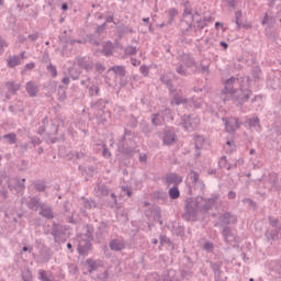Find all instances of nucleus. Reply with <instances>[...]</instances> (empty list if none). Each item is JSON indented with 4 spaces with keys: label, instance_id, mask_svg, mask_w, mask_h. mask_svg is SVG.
<instances>
[{
    "label": "nucleus",
    "instance_id": "obj_1",
    "mask_svg": "<svg viewBox=\"0 0 281 281\" xmlns=\"http://www.w3.org/2000/svg\"><path fill=\"white\" fill-rule=\"evenodd\" d=\"M220 194H214L212 198H203L198 195L195 198H187L184 200V213L182 218L184 221H196L199 214H207L218 201Z\"/></svg>",
    "mask_w": 281,
    "mask_h": 281
},
{
    "label": "nucleus",
    "instance_id": "obj_2",
    "mask_svg": "<svg viewBox=\"0 0 281 281\" xmlns=\"http://www.w3.org/2000/svg\"><path fill=\"white\" fill-rule=\"evenodd\" d=\"M137 148V143L133 139V131L128 128H124V134L117 144V149L122 155L126 157H133V153H135Z\"/></svg>",
    "mask_w": 281,
    "mask_h": 281
},
{
    "label": "nucleus",
    "instance_id": "obj_3",
    "mask_svg": "<svg viewBox=\"0 0 281 281\" xmlns=\"http://www.w3.org/2000/svg\"><path fill=\"white\" fill-rule=\"evenodd\" d=\"M251 95H254V91H251L249 87L240 86L239 92L237 94H220V98L223 100V102H229L232 100L233 104H236V106H243L245 102L249 101Z\"/></svg>",
    "mask_w": 281,
    "mask_h": 281
},
{
    "label": "nucleus",
    "instance_id": "obj_4",
    "mask_svg": "<svg viewBox=\"0 0 281 281\" xmlns=\"http://www.w3.org/2000/svg\"><path fill=\"white\" fill-rule=\"evenodd\" d=\"M205 27H207V23H205L203 18H200L195 21L192 20V18L190 20L180 19L179 30H180V34L182 36H188V34H190V32H192V30L195 33L202 32V30H205Z\"/></svg>",
    "mask_w": 281,
    "mask_h": 281
},
{
    "label": "nucleus",
    "instance_id": "obj_5",
    "mask_svg": "<svg viewBox=\"0 0 281 281\" xmlns=\"http://www.w3.org/2000/svg\"><path fill=\"white\" fill-rule=\"evenodd\" d=\"M173 120L172 110L169 108H162L158 113L151 114V124L154 126H164V124L172 122Z\"/></svg>",
    "mask_w": 281,
    "mask_h": 281
},
{
    "label": "nucleus",
    "instance_id": "obj_6",
    "mask_svg": "<svg viewBox=\"0 0 281 281\" xmlns=\"http://www.w3.org/2000/svg\"><path fill=\"white\" fill-rule=\"evenodd\" d=\"M50 235L54 238V243L60 245V243H67V228L59 223L54 222L50 228Z\"/></svg>",
    "mask_w": 281,
    "mask_h": 281
},
{
    "label": "nucleus",
    "instance_id": "obj_7",
    "mask_svg": "<svg viewBox=\"0 0 281 281\" xmlns=\"http://www.w3.org/2000/svg\"><path fill=\"white\" fill-rule=\"evenodd\" d=\"M181 122L184 131L192 133V131H196L199 124H201V119L194 114H184L181 116Z\"/></svg>",
    "mask_w": 281,
    "mask_h": 281
},
{
    "label": "nucleus",
    "instance_id": "obj_8",
    "mask_svg": "<svg viewBox=\"0 0 281 281\" xmlns=\"http://www.w3.org/2000/svg\"><path fill=\"white\" fill-rule=\"evenodd\" d=\"M222 122H224L225 125V131L229 135H235L236 134V128H240V120L238 117H223Z\"/></svg>",
    "mask_w": 281,
    "mask_h": 281
},
{
    "label": "nucleus",
    "instance_id": "obj_9",
    "mask_svg": "<svg viewBox=\"0 0 281 281\" xmlns=\"http://www.w3.org/2000/svg\"><path fill=\"white\" fill-rule=\"evenodd\" d=\"M52 132L46 133L47 139L50 142V144H58V143H65V133H61L59 137H56L55 135H58V125L56 123L50 124Z\"/></svg>",
    "mask_w": 281,
    "mask_h": 281
},
{
    "label": "nucleus",
    "instance_id": "obj_10",
    "mask_svg": "<svg viewBox=\"0 0 281 281\" xmlns=\"http://www.w3.org/2000/svg\"><path fill=\"white\" fill-rule=\"evenodd\" d=\"M220 227H227L229 225H236L238 223V217L232 212H225L218 216Z\"/></svg>",
    "mask_w": 281,
    "mask_h": 281
},
{
    "label": "nucleus",
    "instance_id": "obj_11",
    "mask_svg": "<svg viewBox=\"0 0 281 281\" xmlns=\"http://www.w3.org/2000/svg\"><path fill=\"white\" fill-rule=\"evenodd\" d=\"M188 177H189L191 183L193 186H195L198 188V190H200L201 192H203V190H205V182H203V180H201V176L198 171L190 170Z\"/></svg>",
    "mask_w": 281,
    "mask_h": 281
},
{
    "label": "nucleus",
    "instance_id": "obj_12",
    "mask_svg": "<svg viewBox=\"0 0 281 281\" xmlns=\"http://www.w3.org/2000/svg\"><path fill=\"white\" fill-rule=\"evenodd\" d=\"M172 100L170 102V104H176V106H179L182 104L183 109L187 111L188 105L190 104V100L188 98H183V95H181V93L177 92V90H175V92H172V94H170Z\"/></svg>",
    "mask_w": 281,
    "mask_h": 281
},
{
    "label": "nucleus",
    "instance_id": "obj_13",
    "mask_svg": "<svg viewBox=\"0 0 281 281\" xmlns=\"http://www.w3.org/2000/svg\"><path fill=\"white\" fill-rule=\"evenodd\" d=\"M222 229V236L224 238V243H238V236L234 234V231L229 226H221Z\"/></svg>",
    "mask_w": 281,
    "mask_h": 281
},
{
    "label": "nucleus",
    "instance_id": "obj_14",
    "mask_svg": "<svg viewBox=\"0 0 281 281\" xmlns=\"http://www.w3.org/2000/svg\"><path fill=\"white\" fill-rule=\"evenodd\" d=\"M238 82V78L231 77L224 81V89L222 90L223 95H234L236 90L234 89V85Z\"/></svg>",
    "mask_w": 281,
    "mask_h": 281
},
{
    "label": "nucleus",
    "instance_id": "obj_15",
    "mask_svg": "<svg viewBox=\"0 0 281 281\" xmlns=\"http://www.w3.org/2000/svg\"><path fill=\"white\" fill-rule=\"evenodd\" d=\"M77 251L79 256H82L83 258L89 256V251H91V240L89 239H80Z\"/></svg>",
    "mask_w": 281,
    "mask_h": 281
},
{
    "label": "nucleus",
    "instance_id": "obj_16",
    "mask_svg": "<svg viewBox=\"0 0 281 281\" xmlns=\"http://www.w3.org/2000/svg\"><path fill=\"white\" fill-rule=\"evenodd\" d=\"M166 186H181L183 183V176H180L177 172H171L165 178Z\"/></svg>",
    "mask_w": 281,
    "mask_h": 281
},
{
    "label": "nucleus",
    "instance_id": "obj_17",
    "mask_svg": "<svg viewBox=\"0 0 281 281\" xmlns=\"http://www.w3.org/2000/svg\"><path fill=\"white\" fill-rule=\"evenodd\" d=\"M44 202L37 195L29 196V201L26 202L27 210H33V212H38L41 207H43Z\"/></svg>",
    "mask_w": 281,
    "mask_h": 281
},
{
    "label": "nucleus",
    "instance_id": "obj_18",
    "mask_svg": "<svg viewBox=\"0 0 281 281\" xmlns=\"http://www.w3.org/2000/svg\"><path fill=\"white\" fill-rule=\"evenodd\" d=\"M106 104H109V101L104 99H99L97 101L90 102V109L94 111V113H99L100 115V112L104 113V109H106Z\"/></svg>",
    "mask_w": 281,
    "mask_h": 281
},
{
    "label": "nucleus",
    "instance_id": "obj_19",
    "mask_svg": "<svg viewBox=\"0 0 281 281\" xmlns=\"http://www.w3.org/2000/svg\"><path fill=\"white\" fill-rule=\"evenodd\" d=\"M38 214L42 218H46V221H52V218L55 217L54 209L47 205L45 202L42 204Z\"/></svg>",
    "mask_w": 281,
    "mask_h": 281
},
{
    "label": "nucleus",
    "instance_id": "obj_20",
    "mask_svg": "<svg viewBox=\"0 0 281 281\" xmlns=\"http://www.w3.org/2000/svg\"><path fill=\"white\" fill-rule=\"evenodd\" d=\"M109 247L111 251H124V249H126V241L114 238L110 240Z\"/></svg>",
    "mask_w": 281,
    "mask_h": 281
},
{
    "label": "nucleus",
    "instance_id": "obj_21",
    "mask_svg": "<svg viewBox=\"0 0 281 281\" xmlns=\"http://www.w3.org/2000/svg\"><path fill=\"white\" fill-rule=\"evenodd\" d=\"M162 281H181V274L173 269L166 270L162 273Z\"/></svg>",
    "mask_w": 281,
    "mask_h": 281
},
{
    "label": "nucleus",
    "instance_id": "obj_22",
    "mask_svg": "<svg viewBox=\"0 0 281 281\" xmlns=\"http://www.w3.org/2000/svg\"><path fill=\"white\" fill-rule=\"evenodd\" d=\"M177 139V134L170 130H166L162 134V143L165 146H172Z\"/></svg>",
    "mask_w": 281,
    "mask_h": 281
},
{
    "label": "nucleus",
    "instance_id": "obj_23",
    "mask_svg": "<svg viewBox=\"0 0 281 281\" xmlns=\"http://www.w3.org/2000/svg\"><path fill=\"white\" fill-rule=\"evenodd\" d=\"M181 5L183 8L181 19H184V21H188V18L190 16V19H192V21H194V14H192V8L190 7V0H182Z\"/></svg>",
    "mask_w": 281,
    "mask_h": 281
},
{
    "label": "nucleus",
    "instance_id": "obj_24",
    "mask_svg": "<svg viewBox=\"0 0 281 281\" xmlns=\"http://www.w3.org/2000/svg\"><path fill=\"white\" fill-rule=\"evenodd\" d=\"M78 66L81 68V69H85L87 71H93V67H94V64L93 61H91L89 58L87 57H80L78 60Z\"/></svg>",
    "mask_w": 281,
    "mask_h": 281
},
{
    "label": "nucleus",
    "instance_id": "obj_25",
    "mask_svg": "<svg viewBox=\"0 0 281 281\" xmlns=\"http://www.w3.org/2000/svg\"><path fill=\"white\" fill-rule=\"evenodd\" d=\"M26 93L30 98H36V95H38V85L34 81H29L26 83Z\"/></svg>",
    "mask_w": 281,
    "mask_h": 281
},
{
    "label": "nucleus",
    "instance_id": "obj_26",
    "mask_svg": "<svg viewBox=\"0 0 281 281\" xmlns=\"http://www.w3.org/2000/svg\"><path fill=\"white\" fill-rule=\"evenodd\" d=\"M94 192L97 196H109L111 194V189L106 187V184H97L94 187Z\"/></svg>",
    "mask_w": 281,
    "mask_h": 281
},
{
    "label": "nucleus",
    "instance_id": "obj_27",
    "mask_svg": "<svg viewBox=\"0 0 281 281\" xmlns=\"http://www.w3.org/2000/svg\"><path fill=\"white\" fill-rule=\"evenodd\" d=\"M82 205L85 210H95L98 202L91 198L81 196Z\"/></svg>",
    "mask_w": 281,
    "mask_h": 281
},
{
    "label": "nucleus",
    "instance_id": "obj_28",
    "mask_svg": "<svg viewBox=\"0 0 281 281\" xmlns=\"http://www.w3.org/2000/svg\"><path fill=\"white\" fill-rule=\"evenodd\" d=\"M182 63L189 69H192V67H195V65H196V60L194 59V56H192V54H183L182 55Z\"/></svg>",
    "mask_w": 281,
    "mask_h": 281
},
{
    "label": "nucleus",
    "instance_id": "obj_29",
    "mask_svg": "<svg viewBox=\"0 0 281 281\" xmlns=\"http://www.w3.org/2000/svg\"><path fill=\"white\" fill-rule=\"evenodd\" d=\"M5 87L11 95H16V91H21V83L15 81H7Z\"/></svg>",
    "mask_w": 281,
    "mask_h": 281
},
{
    "label": "nucleus",
    "instance_id": "obj_30",
    "mask_svg": "<svg viewBox=\"0 0 281 281\" xmlns=\"http://www.w3.org/2000/svg\"><path fill=\"white\" fill-rule=\"evenodd\" d=\"M160 82H162V85H166L167 89L169 90V93H175V86L172 85V79H170L168 76L166 75H160L159 77Z\"/></svg>",
    "mask_w": 281,
    "mask_h": 281
},
{
    "label": "nucleus",
    "instance_id": "obj_31",
    "mask_svg": "<svg viewBox=\"0 0 281 281\" xmlns=\"http://www.w3.org/2000/svg\"><path fill=\"white\" fill-rule=\"evenodd\" d=\"M113 49H115V46L113 45V42L108 41L103 44V48L101 49V54L103 56H111L113 54Z\"/></svg>",
    "mask_w": 281,
    "mask_h": 281
},
{
    "label": "nucleus",
    "instance_id": "obj_32",
    "mask_svg": "<svg viewBox=\"0 0 281 281\" xmlns=\"http://www.w3.org/2000/svg\"><path fill=\"white\" fill-rule=\"evenodd\" d=\"M7 65L11 69H14V67H19V65H21V56L19 55L9 56L7 59Z\"/></svg>",
    "mask_w": 281,
    "mask_h": 281
},
{
    "label": "nucleus",
    "instance_id": "obj_33",
    "mask_svg": "<svg viewBox=\"0 0 281 281\" xmlns=\"http://www.w3.org/2000/svg\"><path fill=\"white\" fill-rule=\"evenodd\" d=\"M139 128H140V133L145 136V137H150V133H153V127L150 126V124H148L146 121H142L139 123Z\"/></svg>",
    "mask_w": 281,
    "mask_h": 281
},
{
    "label": "nucleus",
    "instance_id": "obj_34",
    "mask_svg": "<svg viewBox=\"0 0 281 281\" xmlns=\"http://www.w3.org/2000/svg\"><path fill=\"white\" fill-rule=\"evenodd\" d=\"M109 71H113L119 78H124L126 76V66H112Z\"/></svg>",
    "mask_w": 281,
    "mask_h": 281
},
{
    "label": "nucleus",
    "instance_id": "obj_35",
    "mask_svg": "<svg viewBox=\"0 0 281 281\" xmlns=\"http://www.w3.org/2000/svg\"><path fill=\"white\" fill-rule=\"evenodd\" d=\"M210 267L214 273V278H221V268L223 267V261L212 262L210 261Z\"/></svg>",
    "mask_w": 281,
    "mask_h": 281
},
{
    "label": "nucleus",
    "instance_id": "obj_36",
    "mask_svg": "<svg viewBox=\"0 0 281 281\" xmlns=\"http://www.w3.org/2000/svg\"><path fill=\"white\" fill-rule=\"evenodd\" d=\"M153 199H155L156 201H161L162 203H166V201H168V193L164 190L154 191Z\"/></svg>",
    "mask_w": 281,
    "mask_h": 281
},
{
    "label": "nucleus",
    "instance_id": "obj_37",
    "mask_svg": "<svg viewBox=\"0 0 281 281\" xmlns=\"http://www.w3.org/2000/svg\"><path fill=\"white\" fill-rule=\"evenodd\" d=\"M168 196L171 199V201H177L181 196V191L179 190V186H172L168 190Z\"/></svg>",
    "mask_w": 281,
    "mask_h": 281
},
{
    "label": "nucleus",
    "instance_id": "obj_38",
    "mask_svg": "<svg viewBox=\"0 0 281 281\" xmlns=\"http://www.w3.org/2000/svg\"><path fill=\"white\" fill-rule=\"evenodd\" d=\"M235 23L237 25V30H240V27H248L247 24L243 23V10L235 12Z\"/></svg>",
    "mask_w": 281,
    "mask_h": 281
},
{
    "label": "nucleus",
    "instance_id": "obj_39",
    "mask_svg": "<svg viewBox=\"0 0 281 281\" xmlns=\"http://www.w3.org/2000/svg\"><path fill=\"white\" fill-rule=\"evenodd\" d=\"M159 240H160V245H167V247H169V249L175 250V243H172V240H170V238H168V236L161 234L159 236Z\"/></svg>",
    "mask_w": 281,
    "mask_h": 281
},
{
    "label": "nucleus",
    "instance_id": "obj_40",
    "mask_svg": "<svg viewBox=\"0 0 281 281\" xmlns=\"http://www.w3.org/2000/svg\"><path fill=\"white\" fill-rule=\"evenodd\" d=\"M281 229L273 228L268 232H266V238L268 240H278V237L280 236Z\"/></svg>",
    "mask_w": 281,
    "mask_h": 281
},
{
    "label": "nucleus",
    "instance_id": "obj_41",
    "mask_svg": "<svg viewBox=\"0 0 281 281\" xmlns=\"http://www.w3.org/2000/svg\"><path fill=\"white\" fill-rule=\"evenodd\" d=\"M268 183H270L271 188H274L278 190V184L280 183V180L278 178V173L272 172L269 175Z\"/></svg>",
    "mask_w": 281,
    "mask_h": 281
},
{
    "label": "nucleus",
    "instance_id": "obj_42",
    "mask_svg": "<svg viewBox=\"0 0 281 281\" xmlns=\"http://www.w3.org/2000/svg\"><path fill=\"white\" fill-rule=\"evenodd\" d=\"M246 124H248L249 128H260V117L252 116L246 121Z\"/></svg>",
    "mask_w": 281,
    "mask_h": 281
},
{
    "label": "nucleus",
    "instance_id": "obj_43",
    "mask_svg": "<svg viewBox=\"0 0 281 281\" xmlns=\"http://www.w3.org/2000/svg\"><path fill=\"white\" fill-rule=\"evenodd\" d=\"M88 93L91 98L95 95H100V86L92 83L91 86H87Z\"/></svg>",
    "mask_w": 281,
    "mask_h": 281
},
{
    "label": "nucleus",
    "instance_id": "obj_44",
    "mask_svg": "<svg viewBox=\"0 0 281 281\" xmlns=\"http://www.w3.org/2000/svg\"><path fill=\"white\" fill-rule=\"evenodd\" d=\"M204 142H205V137H203L202 135L194 136V148H195V150H201V148H203Z\"/></svg>",
    "mask_w": 281,
    "mask_h": 281
},
{
    "label": "nucleus",
    "instance_id": "obj_45",
    "mask_svg": "<svg viewBox=\"0 0 281 281\" xmlns=\"http://www.w3.org/2000/svg\"><path fill=\"white\" fill-rule=\"evenodd\" d=\"M268 223L270 226H272L273 229H281V223L278 217L268 216Z\"/></svg>",
    "mask_w": 281,
    "mask_h": 281
},
{
    "label": "nucleus",
    "instance_id": "obj_46",
    "mask_svg": "<svg viewBox=\"0 0 281 281\" xmlns=\"http://www.w3.org/2000/svg\"><path fill=\"white\" fill-rule=\"evenodd\" d=\"M251 76L254 80L258 81L262 78V69L259 68V66H255L251 68Z\"/></svg>",
    "mask_w": 281,
    "mask_h": 281
},
{
    "label": "nucleus",
    "instance_id": "obj_47",
    "mask_svg": "<svg viewBox=\"0 0 281 281\" xmlns=\"http://www.w3.org/2000/svg\"><path fill=\"white\" fill-rule=\"evenodd\" d=\"M2 139H5L7 144H10V146H12L16 144V134L14 133L4 134L2 136Z\"/></svg>",
    "mask_w": 281,
    "mask_h": 281
},
{
    "label": "nucleus",
    "instance_id": "obj_48",
    "mask_svg": "<svg viewBox=\"0 0 281 281\" xmlns=\"http://www.w3.org/2000/svg\"><path fill=\"white\" fill-rule=\"evenodd\" d=\"M115 30H116L119 36H124V34H128V26H126V24H124V23L116 24Z\"/></svg>",
    "mask_w": 281,
    "mask_h": 281
},
{
    "label": "nucleus",
    "instance_id": "obj_49",
    "mask_svg": "<svg viewBox=\"0 0 281 281\" xmlns=\"http://www.w3.org/2000/svg\"><path fill=\"white\" fill-rule=\"evenodd\" d=\"M86 263L88 266V273H93V271H98V263L93 259H87Z\"/></svg>",
    "mask_w": 281,
    "mask_h": 281
},
{
    "label": "nucleus",
    "instance_id": "obj_50",
    "mask_svg": "<svg viewBox=\"0 0 281 281\" xmlns=\"http://www.w3.org/2000/svg\"><path fill=\"white\" fill-rule=\"evenodd\" d=\"M93 232H94L93 226L91 224H87L86 233H85L87 240H93Z\"/></svg>",
    "mask_w": 281,
    "mask_h": 281
},
{
    "label": "nucleus",
    "instance_id": "obj_51",
    "mask_svg": "<svg viewBox=\"0 0 281 281\" xmlns=\"http://www.w3.org/2000/svg\"><path fill=\"white\" fill-rule=\"evenodd\" d=\"M33 186L37 192H45V190H47V184H45V181H35L33 182Z\"/></svg>",
    "mask_w": 281,
    "mask_h": 281
},
{
    "label": "nucleus",
    "instance_id": "obj_52",
    "mask_svg": "<svg viewBox=\"0 0 281 281\" xmlns=\"http://www.w3.org/2000/svg\"><path fill=\"white\" fill-rule=\"evenodd\" d=\"M58 102H65V100H67V92L65 91V87L59 86L58 87Z\"/></svg>",
    "mask_w": 281,
    "mask_h": 281
},
{
    "label": "nucleus",
    "instance_id": "obj_53",
    "mask_svg": "<svg viewBox=\"0 0 281 281\" xmlns=\"http://www.w3.org/2000/svg\"><path fill=\"white\" fill-rule=\"evenodd\" d=\"M189 105L187 108V111H190V109H192V106H194V109H201V106H203V104L201 103V101L199 100H194V98L189 99Z\"/></svg>",
    "mask_w": 281,
    "mask_h": 281
},
{
    "label": "nucleus",
    "instance_id": "obj_54",
    "mask_svg": "<svg viewBox=\"0 0 281 281\" xmlns=\"http://www.w3.org/2000/svg\"><path fill=\"white\" fill-rule=\"evenodd\" d=\"M154 221L156 223H159V225H164V220H161V210L159 209H154Z\"/></svg>",
    "mask_w": 281,
    "mask_h": 281
},
{
    "label": "nucleus",
    "instance_id": "obj_55",
    "mask_svg": "<svg viewBox=\"0 0 281 281\" xmlns=\"http://www.w3.org/2000/svg\"><path fill=\"white\" fill-rule=\"evenodd\" d=\"M138 124H139V121H137V117H135V115L131 114L127 126L130 128H137Z\"/></svg>",
    "mask_w": 281,
    "mask_h": 281
},
{
    "label": "nucleus",
    "instance_id": "obj_56",
    "mask_svg": "<svg viewBox=\"0 0 281 281\" xmlns=\"http://www.w3.org/2000/svg\"><path fill=\"white\" fill-rule=\"evenodd\" d=\"M46 71L50 74L52 78H56V76H58V70L56 69V66H54L52 63L46 66Z\"/></svg>",
    "mask_w": 281,
    "mask_h": 281
},
{
    "label": "nucleus",
    "instance_id": "obj_57",
    "mask_svg": "<svg viewBox=\"0 0 281 281\" xmlns=\"http://www.w3.org/2000/svg\"><path fill=\"white\" fill-rule=\"evenodd\" d=\"M202 249L206 251V254H212L214 252V243L212 241H205Z\"/></svg>",
    "mask_w": 281,
    "mask_h": 281
},
{
    "label": "nucleus",
    "instance_id": "obj_58",
    "mask_svg": "<svg viewBox=\"0 0 281 281\" xmlns=\"http://www.w3.org/2000/svg\"><path fill=\"white\" fill-rule=\"evenodd\" d=\"M176 72L178 74V76H188V70L183 68V64L176 65Z\"/></svg>",
    "mask_w": 281,
    "mask_h": 281
},
{
    "label": "nucleus",
    "instance_id": "obj_59",
    "mask_svg": "<svg viewBox=\"0 0 281 281\" xmlns=\"http://www.w3.org/2000/svg\"><path fill=\"white\" fill-rule=\"evenodd\" d=\"M106 16H105V22H103V23H105V25H106V23H113L115 26L117 25V22H115V16H114V14H113V12H106Z\"/></svg>",
    "mask_w": 281,
    "mask_h": 281
},
{
    "label": "nucleus",
    "instance_id": "obj_60",
    "mask_svg": "<svg viewBox=\"0 0 281 281\" xmlns=\"http://www.w3.org/2000/svg\"><path fill=\"white\" fill-rule=\"evenodd\" d=\"M83 172H85V175H87V177L92 178L95 175V167L89 166V167L83 169Z\"/></svg>",
    "mask_w": 281,
    "mask_h": 281
},
{
    "label": "nucleus",
    "instance_id": "obj_61",
    "mask_svg": "<svg viewBox=\"0 0 281 281\" xmlns=\"http://www.w3.org/2000/svg\"><path fill=\"white\" fill-rule=\"evenodd\" d=\"M97 280L98 281H108L109 280V270H105V271L97 274Z\"/></svg>",
    "mask_w": 281,
    "mask_h": 281
},
{
    "label": "nucleus",
    "instance_id": "obj_62",
    "mask_svg": "<svg viewBox=\"0 0 281 281\" xmlns=\"http://www.w3.org/2000/svg\"><path fill=\"white\" fill-rule=\"evenodd\" d=\"M121 190H122V192H124V194H126V196H128V199H131V196H133V189H131V187L122 186Z\"/></svg>",
    "mask_w": 281,
    "mask_h": 281
},
{
    "label": "nucleus",
    "instance_id": "obj_63",
    "mask_svg": "<svg viewBox=\"0 0 281 281\" xmlns=\"http://www.w3.org/2000/svg\"><path fill=\"white\" fill-rule=\"evenodd\" d=\"M40 280L42 281H52L49 277H47V271L38 270Z\"/></svg>",
    "mask_w": 281,
    "mask_h": 281
},
{
    "label": "nucleus",
    "instance_id": "obj_64",
    "mask_svg": "<svg viewBox=\"0 0 281 281\" xmlns=\"http://www.w3.org/2000/svg\"><path fill=\"white\" fill-rule=\"evenodd\" d=\"M146 281H161V279L159 278V274L153 273L147 276Z\"/></svg>",
    "mask_w": 281,
    "mask_h": 281
}]
</instances>
